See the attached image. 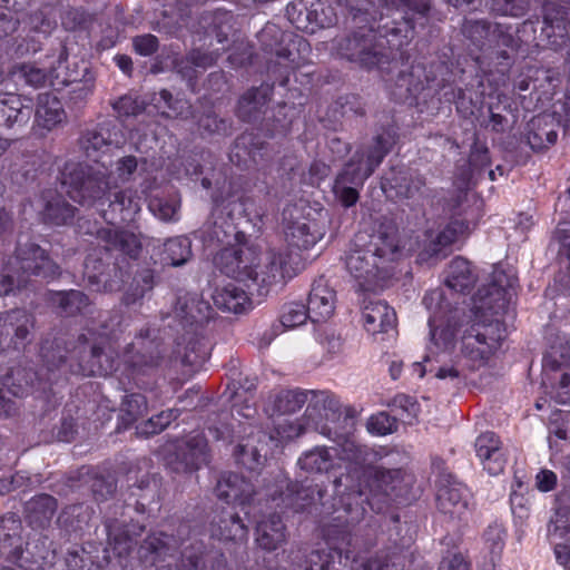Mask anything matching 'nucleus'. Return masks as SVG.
<instances>
[{
    "instance_id": "nucleus-41",
    "label": "nucleus",
    "mask_w": 570,
    "mask_h": 570,
    "mask_svg": "<svg viewBox=\"0 0 570 570\" xmlns=\"http://www.w3.org/2000/svg\"><path fill=\"white\" fill-rule=\"evenodd\" d=\"M115 108L119 112H124L126 115L137 114L139 111L138 105L136 104V101L131 97H122V98H120L116 102Z\"/></svg>"
},
{
    "instance_id": "nucleus-36",
    "label": "nucleus",
    "mask_w": 570,
    "mask_h": 570,
    "mask_svg": "<svg viewBox=\"0 0 570 570\" xmlns=\"http://www.w3.org/2000/svg\"><path fill=\"white\" fill-rule=\"evenodd\" d=\"M397 405L405 412L403 420L407 421L409 423L416 419L420 413L419 403L410 396H400L397 399Z\"/></svg>"
},
{
    "instance_id": "nucleus-6",
    "label": "nucleus",
    "mask_w": 570,
    "mask_h": 570,
    "mask_svg": "<svg viewBox=\"0 0 570 570\" xmlns=\"http://www.w3.org/2000/svg\"><path fill=\"white\" fill-rule=\"evenodd\" d=\"M383 153L379 155L368 156L366 161H360L357 166L354 164L347 165L344 171L337 177L334 185V193L345 206H352L357 202L358 194L353 186H347L350 183L354 186L361 185L366 179L376 166L381 163Z\"/></svg>"
},
{
    "instance_id": "nucleus-20",
    "label": "nucleus",
    "mask_w": 570,
    "mask_h": 570,
    "mask_svg": "<svg viewBox=\"0 0 570 570\" xmlns=\"http://www.w3.org/2000/svg\"><path fill=\"white\" fill-rule=\"evenodd\" d=\"M167 258L173 266L186 263L190 257V242L187 237H177L165 244Z\"/></svg>"
},
{
    "instance_id": "nucleus-22",
    "label": "nucleus",
    "mask_w": 570,
    "mask_h": 570,
    "mask_svg": "<svg viewBox=\"0 0 570 570\" xmlns=\"http://www.w3.org/2000/svg\"><path fill=\"white\" fill-rule=\"evenodd\" d=\"M308 312L304 305L292 303L287 305L281 316V322L286 328H294L305 323Z\"/></svg>"
},
{
    "instance_id": "nucleus-53",
    "label": "nucleus",
    "mask_w": 570,
    "mask_h": 570,
    "mask_svg": "<svg viewBox=\"0 0 570 570\" xmlns=\"http://www.w3.org/2000/svg\"><path fill=\"white\" fill-rule=\"evenodd\" d=\"M347 512L351 514V518H350L351 521H356L363 515L364 509L362 508L361 511H358V510L353 511L352 508L348 505Z\"/></svg>"
},
{
    "instance_id": "nucleus-61",
    "label": "nucleus",
    "mask_w": 570,
    "mask_h": 570,
    "mask_svg": "<svg viewBox=\"0 0 570 570\" xmlns=\"http://www.w3.org/2000/svg\"><path fill=\"white\" fill-rule=\"evenodd\" d=\"M502 14H512V9H509L508 7L497 9Z\"/></svg>"
},
{
    "instance_id": "nucleus-63",
    "label": "nucleus",
    "mask_w": 570,
    "mask_h": 570,
    "mask_svg": "<svg viewBox=\"0 0 570 570\" xmlns=\"http://www.w3.org/2000/svg\"><path fill=\"white\" fill-rule=\"evenodd\" d=\"M519 88H520L521 90H527V89H528V85H525V83L521 82V83L519 85Z\"/></svg>"
},
{
    "instance_id": "nucleus-23",
    "label": "nucleus",
    "mask_w": 570,
    "mask_h": 570,
    "mask_svg": "<svg viewBox=\"0 0 570 570\" xmlns=\"http://www.w3.org/2000/svg\"><path fill=\"white\" fill-rule=\"evenodd\" d=\"M367 431L374 435H386L396 429V422L389 414L381 412L372 415L367 421Z\"/></svg>"
},
{
    "instance_id": "nucleus-34",
    "label": "nucleus",
    "mask_w": 570,
    "mask_h": 570,
    "mask_svg": "<svg viewBox=\"0 0 570 570\" xmlns=\"http://www.w3.org/2000/svg\"><path fill=\"white\" fill-rule=\"evenodd\" d=\"M505 532L501 525L491 527L485 533V540L492 552H500L502 550Z\"/></svg>"
},
{
    "instance_id": "nucleus-25",
    "label": "nucleus",
    "mask_w": 570,
    "mask_h": 570,
    "mask_svg": "<svg viewBox=\"0 0 570 570\" xmlns=\"http://www.w3.org/2000/svg\"><path fill=\"white\" fill-rule=\"evenodd\" d=\"M303 403L304 399L301 393L287 391L278 396L276 407L279 413L286 414L301 409Z\"/></svg>"
},
{
    "instance_id": "nucleus-13",
    "label": "nucleus",
    "mask_w": 570,
    "mask_h": 570,
    "mask_svg": "<svg viewBox=\"0 0 570 570\" xmlns=\"http://www.w3.org/2000/svg\"><path fill=\"white\" fill-rule=\"evenodd\" d=\"M66 118L60 101L51 95H41L36 110V122L39 127L51 130Z\"/></svg>"
},
{
    "instance_id": "nucleus-19",
    "label": "nucleus",
    "mask_w": 570,
    "mask_h": 570,
    "mask_svg": "<svg viewBox=\"0 0 570 570\" xmlns=\"http://www.w3.org/2000/svg\"><path fill=\"white\" fill-rule=\"evenodd\" d=\"M438 504L443 513L461 517L466 509V501L463 499L462 489L449 487L439 490Z\"/></svg>"
},
{
    "instance_id": "nucleus-59",
    "label": "nucleus",
    "mask_w": 570,
    "mask_h": 570,
    "mask_svg": "<svg viewBox=\"0 0 570 570\" xmlns=\"http://www.w3.org/2000/svg\"><path fill=\"white\" fill-rule=\"evenodd\" d=\"M328 345L331 346V348H336L340 346V342L338 340H336L334 336L328 341Z\"/></svg>"
},
{
    "instance_id": "nucleus-26",
    "label": "nucleus",
    "mask_w": 570,
    "mask_h": 570,
    "mask_svg": "<svg viewBox=\"0 0 570 570\" xmlns=\"http://www.w3.org/2000/svg\"><path fill=\"white\" fill-rule=\"evenodd\" d=\"M176 419V414L173 410L164 411L155 417L148 420L141 428L140 432L148 434H156L163 431L170 422Z\"/></svg>"
},
{
    "instance_id": "nucleus-8",
    "label": "nucleus",
    "mask_w": 570,
    "mask_h": 570,
    "mask_svg": "<svg viewBox=\"0 0 570 570\" xmlns=\"http://www.w3.org/2000/svg\"><path fill=\"white\" fill-rule=\"evenodd\" d=\"M336 294L335 291L324 279H318L313 284L307 312L313 323H326L335 312Z\"/></svg>"
},
{
    "instance_id": "nucleus-31",
    "label": "nucleus",
    "mask_w": 570,
    "mask_h": 570,
    "mask_svg": "<svg viewBox=\"0 0 570 570\" xmlns=\"http://www.w3.org/2000/svg\"><path fill=\"white\" fill-rule=\"evenodd\" d=\"M185 309L186 315L195 322L203 321L209 317L210 314V306L208 305V303L196 297H193L185 305Z\"/></svg>"
},
{
    "instance_id": "nucleus-44",
    "label": "nucleus",
    "mask_w": 570,
    "mask_h": 570,
    "mask_svg": "<svg viewBox=\"0 0 570 570\" xmlns=\"http://www.w3.org/2000/svg\"><path fill=\"white\" fill-rule=\"evenodd\" d=\"M348 58L358 60L361 63L368 67L381 63V59L377 58L376 55H372L371 52L365 51H362L358 55L351 53L348 55Z\"/></svg>"
},
{
    "instance_id": "nucleus-28",
    "label": "nucleus",
    "mask_w": 570,
    "mask_h": 570,
    "mask_svg": "<svg viewBox=\"0 0 570 570\" xmlns=\"http://www.w3.org/2000/svg\"><path fill=\"white\" fill-rule=\"evenodd\" d=\"M149 209L157 218L161 220H171L176 217L178 207L175 203L154 198L149 203Z\"/></svg>"
},
{
    "instance_id": "nucleus-17",
    "label": "nucleus",
    "mask_w": 570,
    "mask_h": 570,
    "mask_svg": "<svg viewBox=\"0 0 570 570\" xmlns=\"http://www.w3.org/2000/svg\"><path fill=\"white\" fill-rule=\"evenodd\" d=\"M99 237L106 240L107 249H119L131 257L136 256L140 248V242L132 233L108 228L99 232Z\"/></svg>"
},
{
    "instance_id": "nucleus-2",
    "label": "nucleus",
    "mask_w": 570,
    "mask_h": 570,
    "mask_svg": "<svg viewBox=\"0 0 570 570\" xmlns=\"http://www.w3.org/2000/svg\"><path fill=\"white\" fill-rule=\"evenodd\" d=\"M136 167L134 157L119 159L110 170L102 163L101 166L92 168L80 185L65 177L62 186L75 202L96 206L110 224H115L117 213L121 220H130L140 209L139 198L126 197L118 191V187L119 183H125L130 177Z\"/></svg>"
},
{
    "instance_id": "nucleus-14",
    "label": "nucleus",
    "mask_w": 570,
    "mask_h": 570,
    "mask_svg": "<svg viewBox=\"0 0 570 570\" xmlns=\"http://www.w3.org/2000/svg\"><path fill=\"white\" fill-rule=\"evenodd\" d=\"M551 538L554 542V553L557 561L566 566L570 560V525L568 520L563 519L560 513L553 521V530H550Z\"/></svg>"
},
{
    "instance_id": "nucleus-7",
    "label": "nucleus",
    "mask_w": 570,
    "mask_h": 570,
    "mask_svg": "<svg viewBox=\"0 0 570 570\" xmlns=\"http://www.w3.org/2000/svg\"><path fill=\"white\" fill-rule=\"evenodd\" d=\"M289 215L294 218L285 230L286 242L289 246L308 249L323 238L325 229L317 220L307 216L294 217L292 212Z\"/></svg>"
},
{
    "instance_id": "nucleus-57",
    "label": "nucleus",
    "mask_w": 570,
    "mask_h": 570,
    "mask_svg": "<svg viewBox=\"0 0 570 570\" xmlns=\"http://www.w3.org/2000/svg\"><path fill=\"white\" fill-rule=\"evenodd\" d=\"M148 547L153 550V552L157 556L160 554V549L154 544V539H149Z\"/></svg>"
},
{
    "instance_id": "nucleus-56",
    "label": "nucleus",
    "mask_w": 570,
    "mask_h": 570,
    "mask_svg": "<svg viewBox=\"0 0 570 570\" xmlns=\"http://www.w3.org/2000/svg\"><path fill=\"white\" fill-rule=\"evenodd\" d=\"M16 335L20 338H24L26 335H27V328H24L23 326H18L16 330Z\"/></svg>"
},
{
    "instance_id": "nucleus-58",
    "label": "nucleus",
    "mask_w": 570,
    "mask_h": 570,
    "mask_svg": "<svg viewBox=\"0 0 570 570\" xmlns=\"http://www.w3.org/2000/svg\"><path fill=\"white\" fill-rule=\"evenodd\" d=\"M8 140L0 138V155L8 148Z\"/></svg>"
},
{
    "instance_id": "nucleus-50",
    "label": "nucleus",
    "mask_w": 570,
    "mask_h": 570,
    "mask_svg": "<svg viewBox=\"0 0 570 570\" xmlns=\"http://www.w3.org/2000/svg\"><path fill=\"white\" fill-rule=\"evenodd\" d=\"M12 279L9 276H2L0 278V295H7L12 292Z\"/></svg>"
},
{
    "instance_id": "nucleus-1",
    "label": "nucleus",
    "mask_w": 570,
    "mask_h": 570,
    "mask_svg": "<svg viewBox=\"0 0 570 570\" xmlns=\"http://www.w3.org/2000/svg\"><path fill=\"white\" fill-rule=\"evenodd\" d=\"M514 285L513 275L495 269L491 288L484 294L479 292L469 315L459 309H448L440 291L428 293L423 303L431 311L430 340L423 361L413 363V373L417 377L433 373L440 380H452L466 368L485 364L503 337L498 316L510 303Z\"/></svg>"
},
{
    "instance_id": "nucleus-27",
    "label": "nucleus",
    "mask_w": 570,
    "mask_h": 570,
    "mask_svg": "<svg viewBox=\"0 0 570 570\" xmlns=\"http://www.w3.org/2000/svg\"><path fill=\"white\" fill-rule=\"evenodd\" d=\"M46 217L55 224H66L73 217V208L65 203L49 204L46 208Z\"/></svg>"
},
{
    "instance_id": "nucleus-11",
    "label": "nucleus",
    "mask_w": 570,
    "mask_h": 570,
    "mask_svg": "<svg viewBox=\"0 0 570 570\" xmlns=\"http://www.w3.org/2000/svg\"><path fill=\"white\" fill-rule=\"evenodd\" d=\"M217 492L219 497L226 500L238 502L244 514L249 517L247 504L254 493V490L253 485L248 481L237 474H232L218 482Z\"/></svg>"
},
{
    "instance_id": "nucleus-15",
    "label": "nucleus",
    "mask_w": 570,
    "mask_h": 570,
    "mask_svg": "<svg viewBox=\"0 0 570 570\" xmlns=\"http://www.w3.org/2000/svg\"><path fill=\"white\" fill-rule=\"evenodd\" d=\"M336 450L315 448L306 452L299 460V466L309 473H321L334 468Z\"/></svg>"
},
{
    "instance_id": "nucleus-30",
    "label": "nucleus",
    "mask_w": 570,
    "mask_h": 570,
    "mask_svg": "<svg viewBox=\"0 0 570 570\" xmlns=\"http://www.w3.org/2000/svg\"><path fill=\"white\" fill-rule=\"evenodd\" d=\"M13 75L33 87H39L47 80L45 71L33 66H22L18 71H14Z\"/></svg>"
},
{
    "instance_id": "nucleus-52",
    "label": "nucleus",
    "mask_w": 570,
    "mask_h": 570,
    "mask_svg": "<svg viewBox=\"0 0 570 570\" xmlns=\"http://www.w3.org/2000/svg\"><path fill=\"white\" fill-rule=\"evenodd\" d=\"M9 223V217L4 210H0V233L6 229Z\"/></svg>"
},
{
    "instance_id": "nucleus-4",
    "label": "nucleus",
    "mask_w": 570,
    "mask_h": 570,
    "mask_svg": "<svg viewBox=\"0 0 570 570\" xmlns=\"http://www.w3.org/2000/svg\"><path fill=\"white\" fill-rule=\"evenodd\" d=\"M396 247L391 243L386 248H376L375 253L372 249L358 247L354 244L347 252L344 264L347 273L355 281L360 289L367 291L375 286L379 275V266L375 263V256L383 258L387 255H393Z\"/></svg>"
},
{
    "instance_id": "nucleus-49",
    "label": "nucleus",
    "mask_w": 570,
    "mask_h": 570,
    "mask_svg": "<svg viewBox=\"0 0 570 570\" xmlns=\"http://www.w3.org/2000/svg\"><path fill=\"white\" fill-rule=\"evenodd\" d=\"M117 66L125 72L128 73L131 70V59L127 56H117L115 58Z\"/></svg>"
},
{
    "instance_id": "nucleus-35",
    "label": "nucleus",
    "mask_w": 570,
    "mask_h": 570,
    "mask_svg": "<svg viewBox=\"0 0 570 570\" xmlns=\"http://www.w3.org/2000/svg\"><path fill=\"white\" fill-rule=\"evenodd\" d=\"M543 135L546 137L544 139L542 138V135L539 132L529 134L528 141L533 149H541L550 145H553L557 141L558 135L556 131L546 130Z\"/></svg>"
},
{
    "instance_id": "nucleus-40",
    "label": "nucleus",
    "mask_w": 570,
    "mask_h": 570,
    "mask_svg": "<svg viewBox=\"0 0 570 570\" xmlns=\"http://www.w3.org/2000/svg\"><path fill=\"white\" fill-rule=\"evenodd\" d=\"M439 570H470V568L463 557L453 556L452 558L443 560Z\"/></svg>"
},
{
    "instance_id": "nucleus-21",
    "label": "nucleus",
    "mask_w": 570,
    "mask_h": 570,
    "mask_svg": "<svg viewBox=\"0 0 570 570\" xmlns=\"http://www.w3.org/2000/svg\"><path fill=\"white\" fill-rule=\"evenodd\" d=\"M186 445L188 451L183 454L184 461L187 466L197 468L199 462L205 461L206 442L200 434H197L193 436Z\"/></svg>"
},
{
    "instance_id": "nucleus-51",
    "label": "nucleus",
    "mask_w": 570,
    "mask_h": 570,
    "mask_svg": "<svg viewBox=\"0 0 570 570\" xmlns=\"http://www.w3.org/2000/svg\"><path fill=\"white\" fill-rule=\"evenodd\" d=\"M402 364L399 362H393L390 366L391 376L396 380L401 374Z\"/></svg>"
},
{
    "instance_id": "nucleus-43",
    "label": "nucleus",
    "mask_w": 570,
    "mask_h": 570,
    "mask_svg": "<svg viewBox=\"0 0 570 570\" xmlns=\"http://www.w3.org/2000/svg\"><path fill=\"white\" fill-rule=\"evenodd\" d=\"M259 101L257 100V92H250L247 96L243 97L239 101V111L242 115L250 111L252 109L256 110L258 108Z\"/></svg>"
},
{
    "instance_id": "nucleus-42",
    "label": "nucleus",
    "mask_w": 570,
    "mask_h": 570,
    "mask_svg": "<svg viewBox=\"0 0 570 570\" xmlns=\"http://www.w3.org/2000/svg\"><path fill=\"white\" fill-rule=\"evenodd\" d=\"M301 434V429L288 424L287 421L281 423L277 429V435L281 440H289Z\"/></svg>"
},
{
    "instance_id": "nucleus-62",
    "label": "nucleus",
    "mask_w": 570,
    "mask_h": 570,
    "mask_svg": "<svg viewBox=\"0 0 570 570\" xmlns=\"http://www.w3.org/2000/svg\"><path fill=\"white\" fill-rule=\"evenodd\" d=\"M561 383H562V385H563V386H568V385H569V383H570V379H569V375H568V374H564V375L562 376V381H561Z\"/></svg>"
},
{
    "instance_id": "nucleus-60",
    "label": "nucleus",
    "mask_w": 570,
    "mask_h": 570,
    "mask_svg": "<svg viewBox=\"0 0 570 570\" xmlns=\"http://www.w3.org/2000/svg\"><path fill=\"white\" fill-rule=\"evenodd\" d=\"M92 357H94V358H98V361H99V362H100V360H101V357H102L101 353L99 352V350H98L97 347H95V348L92 350Z\"/></svg>"
},
{
    "instance_id": "nucleus-33",
    "label": "nucleus",
    "mask_w": 570,
    "mask_h": 570,
    "mask_svg": "<svg viewBox=\"0 0 570 570\" xmlns=\"http://www.w3.org/2000/svg\"><path fill=\"white\" fill-rule=\"evenodd\" d=\"M61 304L69 313H73L87 305V297L81 292L71 291L62 296Z\"/></svg>"
},
{
    "instance_id": "nucleus-37",
    "label": "nucleus",
    "mask_w": 570,
    "mask_h": 570,
    "mask_svg": "<svg viewBox=\"0 0 570 570\" xmlns=\"http://www.w3.org/2000/svg\"><path fill=\"white\" fill-rule=\"evenodd\" d=\"M134 46L138 53L148 56L157 49V39L151 35L137 37L134 41Z\"/></svg>"
},
{
    "instance_id": "nucleus-9",
    "label": "nucleus",
    "mask_w": 570,
    "mask_h": 570,
    "mask_svg": "<svg viewBox=\"0 0 570 570\" xmlns=\"http://www.w3.org/2000/svg\"><path fill=\"white\" fill-rule=\"evenodd\" d=\"M363 323L373 336L394 332L396 315L393 308L383 302H371L363 309Z\"/></svg>"
},
{
    "instance_id": "nucleus-46",
    "label": "nucleus",
    "mask_w": 570,
    "mask_h": 570,
    "mask_svg": "<svg viewBox=\"0 0 570 570\" xmlns=\"http://www.w3.org/2000/svg\"><path fill=\"white\" fill-rule=\"evenodd\" d=\"M19 317H24L23 313L20 311H12L7 313L1 320V327H6L7 334L10 333V328H13V320L18 321Z\"/></svg>"
},
{
    "instance_id": "nucleus-38",
    "label": "nucleus",
    "mask_w": 570,
    "mask_h": 570,
    "mask_svg": "<svg viewBox=\"0 0 570 570\" xmlns=\"http://www.w3.org/2000/svg\"><path fill=\"white\" fill-rule=\"evenodd\" d=\"M537 488L542 492L551 491L557 484V475L550 470H541L537 476Z\"/></svg>"
},
{
    "instance_id": "nucleus-48",
    "label": "nucleus",
    "mask_w": 570,
    "mask_h": 570,
    "mask_svg": "<svg viewBox=\"0 0 570 570\" xmlns=\"http://www.w3.org/2000/svg\"><path fill=\"white\" fill-rule=\"evenodd\" d=\"M37 503H40L46 509L45 514L52 513L56 507L53 498L49 495L39 497Z\"/></svg>"
},
{
    "instance_id": "nucleus-29",
    "label": "nucleus",
    "mask_w": 570,
    "mask_h": 570,
    "mask_svg": "<svg viewBox=\"0 0 570 570\" xmlns=\"http://www.w3.org/2000/svg\"><path fill=\"white\" fill-rule=\"evenodd\" d=\"M246 527L238 515L232 517L228 524L226 523L219 533V535L226 540H243L246 538Z\"/></svg>"
},
{
    "instance_id": "nucleus-39",
    "label": "nucleus",
    "mask_w": 570,
    "mask_h": 570,
    "mask_svg": "<svg viewBox=\"0 0 570 570\" xmlns=\"http://www.w3.org/2000/svg\"><path fill=\"white\" fill-rule=\"evenodd\" d=\"M36 258L40 259V263L35 266V273L38 275L48 276L53 273V265L51 261L45 255V252L37 248L33 253Z\"/></svg>"
},
{
    "instance_id": "nucleus-24",
    "label": "nucleus",
    "mask_w": 570,
    "mask_h": 570,
    "mask_svg": "<svg viewBox=\"0 0 570 570\" xmlns=\"http://www.w3.org/2000/svg\"><path fill=\"white\" fill-rule=\"evenodd\" d=\"M470 226L463 222L454 220L438 236V244L448 246L455 243L461 236L469 233Z\"/></svg>"
},
{
    "instance_id": "nucleus-54",
    "label": "nucleus",
    "mask_w": 570,
    "mask_h": 570,
    "mask_svg": "<svg viewBox=\"0 0 570 570\" xmlns=\"http://www.w3.org/2000/svg\"><path fill=\"white\" fill-rule=\"evenodd\" d=\"M110 367H104L101 364L99 365V367L97 370H90L89 373L90 374H100V375H106L110 372Z\"/></svg>"
},
{
    "instance_id": "nucleus-5",
    "label": "nucleus",
    "mask_w": 570,
    "mask_h": 570,
    "mask_svg": "<svg viewBox=\"0 0 570 570\" xmlns=\"http://www.w3.org/2000/svg\"><path fill=\"white\" fill-rule=\"evenodd\" d=\"M411 483L412 478L400 470L375 471L372 482L366 488H360L357 497H365L366 503L373 510L380 511L381 495L399 498L406 493Z\"/></svg>"
},
{
    "instance_id": "nucleus-18",
    "label": "nucleus",
    "mask_w": 570,
    "mask_h": 570,
    "mask_svg": "<svg viewBox=\"0 0 570 570\" xmlns=\"http://www.w3.org/2000/svg\"><path fill=\"white\" fill-rule=\"evenodd\" d=\"M256 541L265 550H274L284 539V525L279 519L272 518L268 521L258 523L256 529Z\"/></svg>"
},
{
    "instance_id": "nucleus-10",
    "label": "nucleus",
    "mask_w": 570,
    "mask_h": 570,
    "mask_svg": "<svg viewBox=\"0 0 570 570\" xmlns=\"http://www.w3.org/2000/svg\"><path fill=\"white\" fill-rule=\"evenodd\" d=\"M475 452L483 469L491 475H497L503 471L505 458L501 449V442L493 433H484L476 439Z\"/></svg>"
},
{
    "instance_id": "nucleus-16",
    "label": "nucleus",
    "mask_w": 570,
    "mask_h": 570,
    "mask_svg": "<svg viewBox=\"0 0 570 570\" xmlns=\"http://www.w3.org/2000/svg\"><path fill=\"white\" fill-rule=\"evenodd\" d=\"M446 285L459 292H463L474 283V276L470 263L462 258H454L446 272Z\"/></svg>"
},
{
    "instance_id": "nucleus-45",
    "label": "nucleus",
    "mask_w": 570,
    "mask_h": 570,
    "mask_svg": "<svg viewBox=\"0 0 570 570\" xmlns=\"http://www.w3.org/2000/svg\"><path fill=\"white\" fill-rule=\"evenodd\" d=\"M7 393H11L14 396H21L23 394V392L20 389L9 391L0 389V414H8L11 409V406L9 405V401H6Z\"/></svg>"
},
{
    "instance_id": "nucleus-3",
    "label": "nucleus",
    "mask_w": 570,
    "mask_h": 570,
    "mask_svg": "<svg viewBox=\"0 0 570 570\" xmlns=\"http://www.w3.org/2000/svg\"><path fill=\"white\" fill-rule=\"evenodd\" d=\"M217 262L228 276L242 282L252 281L262 286L292 278L302 268V259L297 253H268L262 259L254 248L247 246L225 248L218 255Z\"/></svg>"
},
{
    "instance_id": "nucleus-64",
    "label": "nucleus",
    "mask_w": 570,
    "mask_h": 570,
    "mask_svg": "<svg viewBox=\"0 0 570 570\" xmlns=\"http://www.w3.org/2000/svg\"><path fill=\"white\" fill-rule=\"evenodd\" d=\"M523 512H525V509L523 507H520V512H519V517L520 518H523Z\"/></svg>"
},
{
    "instance_id": "nucleus-32",
    "label": "nucleus",
    "mask_w": 570,
    "mask_h": 570,
    "mask_svg": "<svg viewBox=\"0 0 570 570\" xmlns=\"http://www.w3.org/2000/svg\"><path fill=\"white\" fill-rule=\"evenodd\" d=\"M124 405L125 411L128 413L131 420H135L137 416L142 415L147 407L146 400L140 394H131L127 396Z\"/></svg>"
},
{
    "instance_id": "nucleus-47",
    "label": "nucleus",
    "mask_w": 570,
    "mask_h": 570,
    "mask_svg": "<svg viewBox=\"0 0 570 570\" xmlns=\"http://www.w3.org/2000/svg\"><path fill=\"white\" fill-rule=\"evenodd\" d=\"M561 419L563 422V426L558 428L554 432L558 438L568 439V438H570V412L561 414Z\"/></svg>"
},
{
    "instance_id": "nucleus-55",
    "label": "nucleus",
    "mask_w": 570,
    "mask_h": 570,
    "mask_svg": "<svg viewBox=\"0 0 570 570\" xmlns=\"http://www.w3.org/2000/svg\"><path fill=\"white\" fill-rule=\"evenodd\" d=\"M160 96L164 99V101L169 106V108L174 109L175 111L177 110V108L173 107L170 104L171 96L168 91H166V90L161 91Z\"/></svg>"
},
{
    "instance_id": "nucleus-12",
    "label": "nucleus",
    "mask_w": 570,
    "mask_h": 570,
    "mask_svg": "<svg viewBox=\"0 0 570 570\" xmlns=\"http://www.w3.org/2000/svg\"><path fill=\"white\" fill-rule=\"evenodd\" d=\"M213 301L219 309L233 313H243L250 306L246 291L234 283L217 288L213 294Z\"/></svg>"
}]
</instances>
